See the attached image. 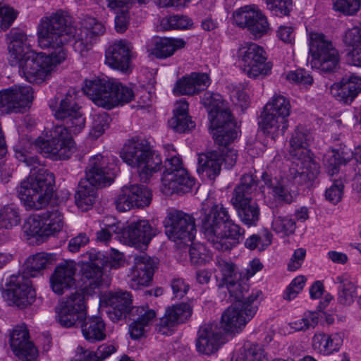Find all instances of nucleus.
<instances>
[{
  "instance_id": "6e6552de",
  "label": "nucleus",
  "mask_w": 361,
  "mask_h": 361,
  "mask_svg": "<svg viewBox=\"0 0 361 361\" xmlns=\"http://www.w3.org/2000/svg\"><path fill=\"white\" fill-rule=\"evenodd\" d=\"M237 58L243 72L250 78L264 77L271 73L272 63L267 61L263 47L255 43L241 45L238 49Z\"/></svg>"
},
{
  "instance_id": "0eeeda50",
  "label": "nucleus",
  "mask_w": 361,
  "mask_h": 361,
  "mask_svg": "<svg viewBox=\"0 0 361 361\" xmlns=\"http://www.w3.org/2000/svg\"><path fill=\"white\" fill-rule=\"evenodd\" d=\"M121 157L128 166L137 169L144 181L148 180L153 173L159 171L162 164L161 157L144 139L128 140L121 151Z\"/></svg>"
},
{
  "instance_id": "f257e3e1",
  "label": "nucleus",
  "mask_w": 361,
  "mask_h": 361,
  "mask_svg": "<svg viewBox=\"0 0 361 361\" xmlns=\"http://www.w3.org/2000/svg\"><path fill=\"white\" fill-rule=\"evenodd\" d=\"M76 34L69 16L63 11H57L41 18L37 26L39 45L43 49H52L50 54L34 52L19 67L29 82H43L54 68L67 58L64 45Z\"/></svg>"
},
{
  "instance_id": "5fc2aeb1",
  "label": "nucleus",
  "mask_w": 361,
  "mask_h": 361,
  "mask_svg": "<svg viewBox=\"0 0 361 361\" xmlns=\"http://www.w3.org/2000/svg\"><path fill=\"white\" fill-rule=\"evenodd\" d=\"M264 109L287 119L290 115V104L284 96L274 94L266 104Z\"/></svg>"
},
{
  "instance_id": "2eb2a0df",
  "label": "nucleus",
  "mask_w": 361,
  "mask_h": 361,
  "mask_svg": "<svg viewBox=\"0 0 361 361\" xmlns=\"http://www.w3.org/2000/svg\"><path fill=\"white\" fill-rule=\"evenodd\" d=\"M33 99L30 85H14L0 91V109L6 112H18L29 108Z\"/></svg>"
},
{
  "instance_id": "6e6d98bb",
  "label": "nucleus",
  "mask_w": 361,
  "mask_h": 361,
  "mask_svg": "<svg viewBox=\"0 0 361 361\" xmlns=\"http://www.w3.org/2000/svg\"><path fill=\"white\" fill-rule=\"evenodd\" d=\"M20 221L18 209L13 204L4 206L0 209V227L11 229Z\"/></svg>"
},
{
  "instance_id": "3c124183",
  "label": "nucleus",
  "mask_w": 361,
  "mask_h": 361,
  "mask_svg": "<svg viewBox=\"0 0 361 361\" xmlns=\"http://www.w3.org/2000/svg\"><path fill=\"white\" fill-rule=\"evenodd\" d=\"M111 121L109 114L104 111L94 114L92 117L89 137L92 140L100 137L109 128Z\"/></svg>"
},
{
  "instance_id": "58836bf2",
  "label": "nucleus",
  "mask_w": 361,
  "mask_h": 361,
  "mask_svg": "<svg viewBox=\"0 0 361 361\" xmlns=\"http://www.w3.org/2000/svg\"><path fill=\"white\" fill-rule=\"evenodd\" d=\"M338 283L337 302L339 305L350 307L357 300L360 294L357 293V286L347 276H338L336 279Z\"/></svg>"
},
{
  "instance_id": "dca6fc26",
  "label": "nucleus",
  "mask_w": 361,
  "mask_h": 361,
  "mask_svg": "<svg viewBox=\"0 0 361 361\" xmlns=\"http://www.w3.org/2000/svg\"><path fill=\"white\" fill-rule=\"evenodd\" d=\"M6 295L18 307H24L33 302L36 293L29 277L23 274H13L6 283Z\"/></svg>"
},
{
  "instance_id": "09e8293b",
  "label": "nucleus",
  "mask_w": 361,
  "mask_h": 361,
  "mask_svg": "<svg viewBox=\"0 0 361 361\" xmlns=\"http://www.w3.org/2000/svg\"><path fill=\"white\" fill-rule=\"evenodd\" d=\"M234 208L236 209L240 221L245 225L252 226L257 224L260 215L259 207L257 202L253 201Z\"/></svg>"
},
{
  "instance_id": "4c0bfd02",
  "label": "nucleus",
  "mask_w": 361,
  "mask_h": 361,
  "mask_svg": "<svg viewBox=\"0 0 361 361\" xmlns=\"http://www.w3.org/2000/svg\"><path fill=\"white\" fill-rule=\"evenodd\" d=\"M342 344L343 334L341 333H334L330 335L318 333L312 338L313 348L323 355H330L338 350Z\"/></svg>"
},
{
  "instance_id": "603ef678",
  "label": "nucleus",
  "mask_w": 361,
  "mask_h": 361,
  "mask_svg": "<svg viewBox=\"0 0 361 361\" xmlns=\"http://www.w3.org/2000/svg\"><path fill=\"white\" fill-rule=\"evenodd\" d=\"M47 255L44 252L37 253L27 259L24 264L23 274L28 277H35L44 269L48 263Z\"/></svg>"
},
{
  "instance_id": "9b49d317",
  "label": "nucleus",
  "mask_w": 361,
  "mask_h": 361,
  "mask_svg": "<svg viewBox=\"0 0 361 361\" xmlns=\"http://www.w3.org/2000/svg\"><path fill=\"white\" fill-rule=\"evenodd\" d=\"M164 224L168 238L177 243L192 242L196 233L195 219L190 214L176 209L167 212Z\"/></svg>"
},
{
  "instance_id": "e2e57ef3",
  "label": "nucleus",
  "mask_w": 361,
  "mask_h": 361,
  "mask_svg": "<svg viewBox=\"0 0 361 361\" xmlns=\"http://www.w3.org/2000/svg\"><path fill=\"white\" fill-rule=\"evenodd\" d=\"M344 184L341 178L334 180L332 184L325 191V199L329 203L336 205L342 200Z\"/></svg>"
},
{
  "instance_id": "79ce46f5",
  "label": "nucleus",
  "mask_w": 361,
  "mask_h": 361,
  "mask_svg": "<svg viewBox=\"0 0 361 361\" xmlns=\"http://www.w3.org/2000/svg\"><path fill=\"white\" fill-rule=\"evenodd\" d=\"M262 117V130L265 133L271 135L272 137L283 135L288 128V120L283 116L264 109Z\"/></svg>"
},
{
  "instance_id": "a19ab883",
  "label": "nucleus",
  "mask_w": 361,
  "mask_h": 361,
  "mask_svg": "<svg viewBox=\"0 0 361 361\" xmlns=\"http://www.w3.org/2000/svg\"><path fill=\"white\" fill-rule=\"evenodd\" d=\"M311 134L302 128H298L290 140L289 154L293 159L311 152L308 149Z\"/></svg>"
},
{
  "instance_id": "8fccbe9b",
  "label": "nucleus",
  "mask_w": 361,
  "mask_h": 361,
  "mask_svg": "<svg viewBox=\"0 0 361 361\" xmlns=\"http://www.w3.org/2000/svg\"><path fill=\"white\" fill-rule=\"evenodd\" d=\"M23 231L29 239L35 238L37 243H42L47 238L44 233V225L41 216L27 218L23 225Z\"/></svg>"
},
{
  "instance_id": "49530a36",
  "label": "nucleus",
  "mask_w": 361,
  "mask_h": 361,
  "mask_svg": "<svg viewBox=\"0 0 361 361\" xmlns=\"http://www.w3.org/2000/svg\"><path fill=\"white\" fill-rule=\"evenodd\" d=\"M97 188L87 181H80L75 199L77 206L82 211L89 210L97 200Z\"/></svg>"
},
{
  "instance_id": "ddd939ff",
  "label": "nucleus",
  "mask_w": 361,
  "mask_h": 361,
  "mask_svg": "<svg viewBox=\"0 0 361 361\" xmlns=\"http://www.w3.org/2000/svg\"><path fill=\"white\" fill-rule=\"evenodd\" d=\"M133 47L126 39L114 42L106 49L105 63L114 70L129 73L133 70Z\"/></svg>"
},
{
  "instance_id": "5701e85b",
  "label": "nucleus",
  "mask_w": 361,
  "mask_h": 361,
  "mask_svg": "<svg viewBox=\"0 0 361 361\" xmlns=\"http://www.w3.org/2000/svg\"><path fill=\"white\" fill-rule=\"evenodd\" d=\"M76 264L73 261H65L59 264L50 277L52 290L63 295L75 285Z\"/></svg>"
},
{
  "instance_id": "20e7f679",
  "label": "nucleus",
  "mask_w": 361,
  "mask_h": 361,
  "mask_svg": "<svg viewBox=\"0 0 361 361\" xmlns=\"http://www.w3.org/2000/svg\"><path fill=\"white\" fill-rule=\"evenodd\" d=\"M56 320L64 327L80 325L84 337L90 342L106 338L105 324L101 317H92L83 324L86 319V306L85 295L81 291H75L60 301L56 307Z\"/></svg>"
},
{
  "instance_id": "1a4fd4ad",
  "label": "nucleus",
  "mask_w": 361,
  "mask_h": 361,
  "mask_svg": "<svg viewBox=\"0 0 361 361\" xmlns=\"http://www.w3.org/2000/svg\"><path fill=\"white\" fill-rule=\"evenodd\" d=\"M310 54L313 68L330 73L338 66L340 58L337 49L322 33H310Z\"/></svg>"
},
{
  "instance_id": "4d7b16f0",
  "label": "nucleus",
  "mask_w": 361,
  "mask_h": 361,
  "mask_svg": "<svg viewBox=\"0 0 361 361\" xmlns=\"http://www.w3.org/2000/svg\"><path fill=\"white\" fill-rule=\"evenodd\" d=\"M216 272H220L222 281L226 284L234 279H240L241 273L237 271L235 265L231 262L223 259H217L216 262Z\"/></svg>"
},
{
  "instance_id": "c9c22d12",
  "label": "nucleus",
  "mask_w": 361,
  "mask_h": 361,
  "mask_svg": "<svg viewBox=\"0 0 361 361\" xmlns=\"http://www.w3.org/2000/svg\"><path fill=\"white\" fill-rule=\"evenodd\" d=\"M188 104L185 99L176 102L173 109V116L169 121V124L177 133H185L195 128V123L191 120L188 113Z\"/></svg>"
},
{
  "instance_id": "4be33fe9",
  "label": "nucleus",
  "mask_w": 361,
  "mask_h": 361,
  "mask_svg": "<svg viewBox=\"0 0 361 361\" xmlns=\"http://www.w3.org/2000/svg\"><path fill=\"white\" fill-rule=\"evenodd\" d=\"M106 31L104 24L93 18H87L80 32L77 33L76 39L73 44L74 49L81 55L91 49L97 38Z\"/></svg>"
},
{
  "instance_id": "c03bdc74",
  "label": "nucleus",
  "mask_w": 361,
  "mask_h": 361,
  "mask_svg": "<svg viewBox=\"0 0 361 361\" xmlns=\"http://www.w3.org/2000/svg\"><path fill=\"white\" fill-rule=\"evenodd\" d=\"M108 1V7L112 10L116 8H122L120 12L117 13L115 18V30L117 32H124L129 24V15L128 8L135 0H106ZM140 3H146L148 0H137Z\"/></svg>"
},
{
  "instance_id": "cd10ccee",
  "label": "nucleus",
  "mask_w": 361,
  "mask_h": 361,
  "mask_svg": "<svg viewBox=\"0 0 361 361\" xmlns=\"http://www.w3.org/2000/svg\"><path fill=\"white\" fill-rule=\"evenodd\" d=\"M290 172L293 178H299L301 183H311L320 173V166L312 152L293 159Z\"/></svg>"
},
{
  "instance_id": "bf43d9fd",
  "label": "nucleus",
  "mask_w": 361,
  "mask_h": 361,
  "mask_svg": "<svg viewBox=\"0 0 361 361\" xmlns=\"http://www.w3.org/2000/svg\"><path fill=\"white\" fill-rule=\"evenodd\" d=\"M238 361H267L263 349L258 345H252L245 349ZM271 361H294L291 358L286 360L281 358H275Z\"/></svg>"
},
{
  "instance_id": "f704fd0d",
  "label": "nucleus",
  "mask_w": 361,
  "mask_h": 361,
  "mask_svg": "<svg viewBox=\"0 0 361 361\" xmlns=\"http://www.w3.org/2000/svg\"><path fill=\"white\" fill-rule=\"evenodd\" d=\"M223 159L219 152L211 151L199 154L197 172L209 179H214L220 173Z\"/></svg>"
},
{
  "instance_id": "c85d7f7f",
  "label": "nucleus",
  "mask_w": 361,
  "mask_h": 361,
  "mask_svg": "<svg viewBox=\"0 0 361 361\" xmlns=\"http://www.w3.org/2000/svg\"><path fill=\"white\" fill-rule=\"evenodd\" d=\"M194 185L195 179L186 169H181L175 173L163 174L161 190L166 195L186 193L191 190Z\"/></svg>"
},
{
  "instance_id": "864d4df0",
  "label": "nucleus",
  "mask_w": 361,
  "mask_h": 361,
  "mask_svg": "<svg viewBox=\"0 0 361 361\" xmlns=\"http://www.w3.org/2000/svg\"><path fill=\"white\" fill-rule=\"evenodd\" d=\"M80 112V106L75 102V96L68 92L61 101L59 107L55 112V116L57 119L64 120Z\"/></svg>"
},
{
  "instance_id": "39448f33",
  "label": "nucleus",
  "mask_w": 361,
  "mask_h": 361,
  "mask_svg": "<svg viewBox=\"0 0 361 361\" xmlns=\"http://www.w3.org/2000/svg\"><path fill=\"white\" fill-rule=\"evenodd\" d=\"M202 228L207 241L219 251H226L244 238L245 230L235 224L221 204H213L202 220Z\"/></svg>"
},
{
  "instance_id": "c756f323",
  "label": "nucleus",
  "mask_w": 361,
  "mask_h": 361,
  "mask_svg": "<svg viewBox=\"0 0 361 361\" xmlns=\"http://www.w3.org/2000/svg\"><path fill=\"white\" fill-rule=\"evenodd\" d=\"M224 110L228 114V118L225 116H216V121L218 120L219 121L216 126L214 125L212 121H209L211 128L215 131L214 133L215 142L219 145L226 147L237 137L238 132L235 128V123L228 106L219 110L217 114H220V113Z\"/></svg>"
},
{
  "instance_id": "7ed1b4c3",
  "label": "nucleus",
  "mask_w": 361,
  "mask_h": 361,
  "mask_svg": "<svg viewBox=\"0 0 361 361\" xmlns=\"http://www.w3.org/2000/svg\"><path fill=\"white\" fill-rule=\"evenodd\" d=\"M85 119L80 112L64 119V124L54 126L35 142L36 150L53 160L67 159L75 151L71 135H78L85 128Z\"/></svg>"
},
{
  "instance_id": "0e129e2a",
  "label": "nucleus",
  "mask_w": 361,
  "mask_h": 361,
  "mask_svg": "<svg viewBox=\"0 0 361 361\" xmlns=\"http://www.w3.org/2000/svg\"><path fill=\"white\" fill-rule=\"evenodd\" d=\"M190 261L195 264H204L211 259V255L201 243H194L189 250Z\"/></svg>"
},
{
  "instance_id": "37998d69",
  "label": "nucleus",
  "mask_w": 361,
  "mask_h": 361,
  "mask_svg": "<svg viewBox=\"0 0 361 361\" xmlns=\"http://www.w3.org/2000/svg\"><path fill=\"white\" fill-rule=\"evenodd\" d=\"M202 102L207 109L209 120L212 121L214 125L216 126L219 122L218 120L216 121V116L228 118V114L225 110L220 114H217L219 110L227 106V102L224 101L221 94L207 92L204 94Z\"/></svg>"
},
{
  "instance_id": "a878e982",
  "label": "nucleus",
  "mask_w": 361,
  "mask_h": 361,
  "mask_svg": "<svg viewBox=\"0 0 361 361\" xmlns=\"http://www.w3.org/2000/svg\"><path fill=\"white\" fill-rule=\"evenodd\" d=\"M156 263L149 256L146 254L136 255L130 274V286L137 289L140 286H147L152 279Z\"/></svg>"
},
{
  "instance_id": "6ab92c4d",
  "label": "nucleus",
  "mask_w": 361,
  "mask_h": 361,
  "mask_svg": "<svg viewBox=\"0 0 361 361\" xmlns=\"http://www.w3.org/2000/svg\"><path fill=\"white\" fill-rule=\"evenodd\" d=\"M224 343L225 338L218 324L207 323L200 326L196 342L199 353L208 355L214 354Z\"/></svg>"
},
{
  "instance_id": "774afa93",
  "label": "nucleus",
  "mask_w": 361,
  "mask_h": 361,
  "mask_svg": "<svg viewBox=\"0 0 361 361\" xmlns=\"http://www.w3.org/2000/svg\"><path fill=\"white\" fill-rule=\"evenodd\" d=\"M336 11L345 15L353 16L360 10L361 0H333Z\"/></svg>"
},
{
  "instance_id": "ea45409f",
  "label": "nucleus",
  "mask_w": 361,
  "mask_h": 361,
  "mask_svg": "<svg viewBox=\"0 0 361 361\" xmlns=\"http://www.w3.org/2000/svg\"><path fill=\"white\" fill-rule=\"evenodd\" d=\"M185 44V42L181 39L155 37L152 40V53L157 58H167L177 49L184 47Z\"/></svg>"
},
{
  "instance_id": "f3484780",
  "label": "nucleus",
  "mask_w": 361,
  "mask_h": 361,
  "mask_svg": "<svg viewBox=\"0 0 361 361\" xmlns=\"http://www.w3.org/2000/svg\"><path fill=\"white\" fill-rule=\"evenodd\" d=\"M100 301L107 307L108 317L114 322L124 319L132 304L130 293L123 290L106 292L102 295Z\"/></svg>"
},
{
  "instance_id": "412c9836",
  "label": "nucleus",
  "mask_w": 361,
  "mask_h": 361,
  "mask_svg": "<svg viewBox=\"0 0 361 361\" xmlns=\"http://www.w3.org/2000/svg\"><path fill=\"white\" fill-rule=\"evenodd\" d=\"M108 160L101 154L92 157L85 170V179L95 188L109 185L113 180V173L107 166Z\"/></svg>"
},
{
  "instance_id": "052dcab7",
  "label": "nucleus",
  "mask_w": 361,
  "mask_h": 361,
  "mask_svg": "<svg viewBox=\"0 0 361 361\" xmlns=\"http://www.w3.org/2000/svg\"><path fill=\"white\" fill-rule=\"evenodd\" d=\"M267 8L276 16H288L293 9L292 0H264Z\"/></svg>"
},
{
  "instance_id": "13d9d810",
  "label": "nucleus",
  "mask_w": 361,
  "mask_h": 361,
  "mask_svg": "<svg viewBox=\"0 0 361 361\" xmlns=\"http://www.w3.org/2000/svg\"><path fill=\"white\" fill-rule=\"evenodd\" d=\"M271 228L277 233L288 235L295 231V222L288 216L274 215L271 223Z\"/></svg>"
},
{
  "instance_id": "680f3d73",
  "label": "nucleus",
  "mask_w": 361,
  "mask_h": 361,
  "mask_svg": "<svg viewBox=\"0 0 361 361\" xmlns=\"http://www.w3.org/2000/svg\"><path fill=\"white\" fill-rule=\"evenodd\" d=\"M343 161V159L338 151H328L324 157V164L327 173L331 176L337 174Z\"/></svg>"
},
{
  "instance_id": "bb28decb",
  "label": "nucleus",
  "mask_w": 361,
  "mask_h": 361,
  "mask_svg": "<svg viewBox=\"0 0 361 361\" xmlns=\"http://www.w3.org/2000/svg\"><path fill=\"white\" fill-rule=\"evenodd\" d=\"M89 262L84 263L81 267V280L85 287L92 289L99 288L104 283L102 266L104 264L103 255L100 252L87 254Z\"/></svg>"
},
{
  "instance_id": "2f4dec72",
  "label": "nucleus",
  "mask_w": 361,
  "mask_h": 361,
  "mask_svg": "<svg viewBox=\"0 0 361 361\" xmlns=\"http://www.w3.org/2000/svg\"><path fill=\"white\" fill-rule=\"evenodd\" d=\"M209 84V78L207 74L192 73L176 82L173 92L181 95H194L204 90Z\"/></svg>"
},
{
  "instance_id": "a18cd8bd",
  "label": "nucleus",
  "mask_w": 361,
  "mask_h": 361,
  "mask_svg": "<svg viewBox=\"0 0 361 361\" xmlns=\"http://www.w3.org/2000/svg\"><path fill=\"white\" fill-rule=\"evenodd\" d=\"M44 225V233L47 236L60 232L63 227V215L59 207H54L41 215Z\"/></svg>"
},
{
  "instance_id": "423d86ee",
  "label": "nucleus",
  "mask_w": 361,
  "mask_h": 361,
  "mask_svg": "<svg viewBox=\"0 0 361 361\" xmlns=\"http://www.w3.org/2000/svg\"><path fill=\"white\" fill-rule=\"evenodd\" d=\"M82 90L96 105L108 109L119 104L128 103L135 97L130 88L113 79H87L84 81Z\"/></svg>"
},
{
  "instance_id": "f03ea898",
  "label": "nucleus",
  "mask_w": 361,
  "mask_h": 361,
  "mask_svg": "<svg viewBox=\"0 0 361 361\" xmlns=\"http://www.w3.org/2000/svg\"><path fill=\"white\" fill-rule=\"evenodd\" d=\"M32 144L23 139L13 147L15 157L28 166L33 168L29 176L21 181L17 191L20 201L27 209L44 208L53 195L54 174L39 166L37 157L32 156L30 149Z\"/></svg>"
},
{
  "instance_id": "4468645a",
  "label": "nucleus",
  "mask_w": 361,
  "mask_h": 361,
  "mask_svg": "<svg viewBox=\"0 0 361 361\" xmlns=\"http://www.w3.org/2000/svg\"><path fill=\"white\" fill-rule=\"evenodd\" d=\"M152 200V192L145 185L131 184L123 186L115 200L116 209L119 212H126L133 207H145Z\"/></svg>"
},
{
  "instance_id": "338daca9",
  "label": "nucleus",
  "mask_w": 361,
  "mask_h": 361,
  "mask_svg": "<svg viewBox=\"0 0 361 361\" xmlns=\"http://www.w3.org/2000/svg\"><path fill=\"white\" fill-rule=\"evenodd\" d=\"M319 320L318 313L315 312H305L301 319L290 324V327L295 331H305L311 327H314Z\"/></svg>"
},
{
  "instance_id": "e433bc0d",
  "label": "nucleus",
  "mask_w": 361,
  "mask_h": 361,
  "mask_svg": "<svg viewBox=\"0 0 361 361\" xmlns=\"http://www.w3.org/2000/svg\"><path fill=\"white\" fill-rule=\"evenodd\" d=\"M138 318L129 325V334L132 339H139L145 336L147 328L156 317L154 310L148 307L140 306L137 308Z\"/></svg>"
},
{
  "instance_id": "de8ad7c7",
  "label": "nucleus",
  "mask_w": 361,
  "mask_h": 361,
  "mask_svg": "<svg viewBox=\"0 0 361 361\" xmlns=\"http://www.w3.org/2000/svg\"><path fill=\"white\" fill-rule=\"evenodd\" d=\"M241 277L240 279H234L226 283L231 297L235 300L234 302L247 303L250 295L257 294L258 298L261 293L259 291L249 293L248 284Z\"/></svg>"
},
{
  "instance_id": "72a5a7b5",
  "label": "nucleus",
  "mask_w": 361,
  "mask_h": 361,
  "mask_svg": "<svg viewBox=\"0 0 361 361\" xmlns=\"http://www.w3.org/2000/svg\"><path fill=\"white\" fill-rule=\"evenodd\" d=\"M261 181L263 183L260 185L262 192H265V189L268 193H271L275 197L279 200L286 202H290L292 197L290 195L283 178L279 179L276 177H273L272 174L268 171H264L261 176Z\"/></svg>"
},
{
  "instance_id": "9d476101",
  "label": "nucleus",
  "mask_w": 361,
  "mask_h": 361,
  "mask_svg": "<svg viewBox=\"0 0 361 361\" xmlns=\"http://www.w3.org/2000/svg\"><path fill=\"white\" fill-rule=\"evenodd\" d=\"M258 310L257 295L248 298L247 303L233 302L221 314V329L226 333H240L253 318Z\"/></svg>"
},
{
  "instance_id": "69168bd1",
  "label": "nucleus",
  "mask_w": 361,
  "mask_h": 361,
  "mask_svg": "<svg viewBox=\"0 0 361 361\" xmlns=\"http://www.w3.org/2000/svg\"><path fill=\"white\" fill-rule=\"evenodd\" d=\"M272 234L265 231L262 236L252 235L245 242V246L250 250L258 249L262 251L265 250L271 243Z\"/></svg>"
},
{
  "instance_id": "7c9ffc66",
  "label": "nucleus",
  "mask_w": 361,
  "mask_h": 361,
  "mask_svg": "<svg viewBox=\"0 0 361 361\" xmlns=\"http://www.w3.org/2000/svg\"><path fill=\"white\" fill-rule=\"evenodd\" d=\"M361 92V78L352 75L344 76L331 88L332 95L338 101L344 103L351 102Z\"/></svg>"
},
{
  "instance_id": "f8f14e48",
  "label": "nucleus",
  "mask_w": 361,
  "mask_h": 361,
  "mask_svg": "<svg viewBox=\"0 0 361 361\" xmlns=\"http://www.w3.org/2000/svg\"><path fill=\"white\" fill-rule=\"evenodd\" d=\"M234 23L242 28H247L255 39L267 35L270 30L267 18L255 5L245 6L233 14Z\"/></svg>"
},
{
  "instance_id": "473e14b6",
  "label": "nucleus",
  "mask_w": 361,
  "mask_h": 361,
  "mask_svg": "<svg viewBox=\"0 0 361 361\" xmlns=\"http://www.w3.org/2000/svg\"><path fill=\"white\" fill-rule=\"evenodd\" d=\"M257 182L252 174L245 173L233 190L231 202L234 207L253 202V193Z\"/></svg>"
},
{
  "instance_id": "393cba45",
  "label": "nucleus",
  "mask_w": 361,
  "mask_h": 361,
  "mask_svg": "<svg viewBox=\"0 0 361 361\" xmlns=\"http://www.w3.org/2000/svg\"><path fill=\"white\" fill-rule=\"evenodd\" d=\"M192 307L188 303L169 307L164 315L156 324L157 331L163 335H168L176 325L186 322L192 314Z\"/></svg>"
},
{
  "instance_id": "b1692460",
  "label": "nucleus",
  "mask_w": 361,
  "mask_h": 361,
  "mask_svg": "<svg viewBox=\"0 0 361 361\" xmlns=\"http://www.w3.org/2000/svg\"><path fill=\"white\" fill-rule=\"evenodd\" d=\"M10 346L18 358L32 361L37 356V350L29 341V333L25 326L14 328L10 335Z\"/></svg>"
},
{
  "instance_id": "a211bd4d",
  "label": "nucleus",
  "mask_w": 361,
  "mask_h": 361,
  "mask_svg": "<svg viewBox=\"0 0 361 361\" xmlns=\"http://www.w3.org/2000/svg\"><path fill=\"white\" fill-rule=\"evenodd\" d=\"M157 232V229L153 228L148 221L139 220L125 228L121 237L124 243L142 250L146 248Z\"/></svg>"
},
{
  "instance_id": "aec40b11",
  "label": "nucleus",
  "mask_w": 361,
  "mask_h": 361,
  "mask_svg": "<svg viewBox=\"0 0 361 361\" xmlns=\"http://www.w3.org/2000/svg\"><path fill=\"white\" fill-rule=\"evenodd\" d=\"M8 60L11 66L18 68L34 53L27 37L23 32L12 30L6 35Z\"/></svg>"
}]
</instances>
